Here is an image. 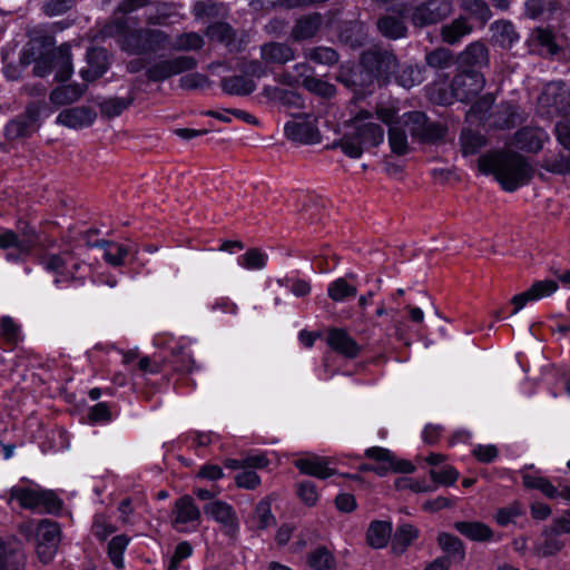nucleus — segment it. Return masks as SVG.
Listing matches in <instances>:
<instances>
[{
    "instance_id": "nucleus-1",
    "label": "nucleus",
    "mask_w": 570,
    "mask_h": 570,
    "mask_svg": "<svg viewBox=\"0 0 570 570\" xmlns=\"http://www.w3.org/2000/svg\"><path fill=\"white\" fill-rule=\"evenodd\" d=\"M478 166L483 174H493L501 187L509 193L527 185L533 176V167L515 153H493L479 158Z\"/></svg>"
},
{
    "instance_id": "nucleus-2",
    "label": "nucleus",
    "mask_w": 570,
    "mask_h": 570,
    "mask_svg": "<svg viewBox=\"0 0 570 570\" xmlns=\"http://www.w3.org/2000/svg\"><path fill=\"white\" fill-rule=\"evenodd\" d=\"M384 140L383 128L374 122L373 115L360 110L346 121V131L331 148L340 147L350 158H360L365 149L376 147Z\"/></svg>"
},
{
    "instance_id": "nucleus-3",
    "label": "nucleus",
    "mask_w": 570,
    "mask_h": 570,
    "mask_svg": "<svg viewBox=\"0 0 570 570\" xmlns=\"http://www.w3.org/2000/svg\"><path fill=\"white\" fill-rule=\"evenodd\" d=\"M108 28V33L121 39L125 50L132 53H148L169 49V36L158 29H138L130 31L127 19H116Z\"/></svg>"
},
{
    "instance_id": "nucleus-4",
    "label": "nucleus",
    "mask_w": 570,
    "mask_h": 570,
    "mask_svg": "<svg viewBox=\"0 0 570 570\" xmlns=\"http://www.w3.org/2000/svg\"><path fill=\"white\" fill-rule=\"evenodd\" d=\"M21 532L24 535L35 532L36 552L42 563L47 564L55 558L61 539V529L57 522L49 519L41 520L37 525L28 522L21 525Z\"/></svg>"
},
{
    "instance_id": "nucleus-5",
    "label": "nucleus",
    "mask_w": 570,
    "mask_h": 570,
    "mask_svg": "<svg viewBox=\"0 0 570 570\" xmlns=\"http://www.w3.org/2000/svg\"><path fill=\"white\" fill-rule=\"evenodd\" d=\"M10 500L18 501L23 509L42 510L50 514L59 512L62 507L53 491L42 489L13 487L10 490Z\"/></svg>"
},
{
    "instance_id": "nucleus-6",
    "label": "nucleus",
    "mask_w": 570,
    "mask_h": 570,
    "mask_svg": "<svg viewBox=\"0 0 570 570\" xmlns=\"http://www.w3.org/2000/svg\"><path fill=\"white\" fill-rule=\"evenodd\" d=\"M400 121L407 132L420 141L434 142L444 136V128L436 122L429 121L421 111L406 112Z\"/></svg>"
},
{
    "instance_id": "nucleus-7",
    "label": "nucleus",
    "mask_w": 570,
    "mask_h": 570,
    "mask_svg": "<svg viewBox=\"0 0 570 570\" xmlns=\"http://www.w3.org/2000/svg\"><path fill=\"white\" fill-rule=\"evenodd\" d=\"M197 60L190 56H178L170 59L160 60L146 70V76L150 81H164L173 76L195 69Z\"/></svg>"
},
{
    "instance_id": "nucleus-8",
    "label": "nucleus",
    "mask_w": 570,
    "mask_h": 570,
    "mask_svg": "<svg viewBox=\"0 0 570 570\" xmlns=\"http://www.w3.org/2000/svg\"><path fill=\"white\" fill-rule=\"evenodd\" d=\"M485 80L478 71H464L456 75L451 83L452 96L459 101H470L484 88Z\"/></svg>"
},
{
    "instance_id": "nucleus-9",
    "label": "nucleus",
    "mask_w": 570,
    "mask_h": 570,
    "mask_svg": "<svg viewBox=\"0 0 570 570\" xmlns=\"http://www.w3.org/2000/svg\"><path fill=\"white\" fill-rule=\"evenodd\" d=\"M452 12V3L445 0H428L413 10L412 22L414 26L425 27L435 24Z\"/></svg>"
},
{
    "instance_id": "nucleus-10",
    "label": "nucleus",
    "mask_w": 570,
    "mask_h": 570,
    "mask_svg": "<svg viewBox=\"0 0 570 570\" xmlns=\"http://www.w3.org/2000/svg\"><path fill=\"white\" fill-rule=\"evenodd\" d=\"M285 136L292 141L312 145L321 140L320 131L311 116L288 121L284 127Z\"/></svg>"
},
{
    "instance_id": "nucleus-11",
    "label": "nucleus",
    "mask_w": 570,
    "mask_h": 570,
    "mask_svg": "<svg viewBox=\"0 0 570 570\" xmlns=\"http://www.w3.org/2000/svg\"><path fill=\"white\" fill-rule=\"evenodd\" d=\"M363 63L376 78H389L399 67L396 57L390 51H368L363 55Z\"/></svg>"
},
{
    "instance_id": "nucleus-12",
    "label": "nucleus",
    "mask_w": 570,
    "mask_h": 570,
    "mask_svg": "<svg viewBox=\"0 0 570 570\" xmlns=\"http://www.w3.org/2000/svg\"><path fill=\"white\" fill-rule=\"evenodd\" d=\"M199 518V509L190 497L185 495L176 500L173 522L177 530L188 531L195 529Z\"/></svg>"
},
{
    "instance_id": "nucleus-13",
    "label": "nucleus",
    "mask_w": 570,
    "mask_h": 570,
    "mask_svg": "<svg viewBox=\"0 0 570 570\" xmlns=\"http://www.w3.org/2000/svg\"><path fill=\"white\" fill-rule=\"evenodd\" d=\"M31 62H35L33 75L37 77H46L53 70V51L41 55L36 43L31 40L21 51L20 63L28 66Z\"/></svg>"
},
{
    "instance_id": "nucleus-14",
    "label": "nucleus",
    "mask_w": 570,
    "mask_h": 570,
    "mask_svg": "<svg viewBox=\"0 0 570 570\" xmlns=\"http://www.w3.org/2000/svg\"><path fill=\"white\" fill-rule=\"evenodd\" d=\"M96 232L89 230L86 233V244L90 247H102L105 249L104 258L111 266H121L125 263V258L135 249L132 244H118L110 240H98L92 243L89 239L91 234Z\"/></svg>"
},
{
    "instance_id": "nucleus-15",
    "label": "nucleus",
    "mask_w": 570,
    "mask_h": 570,
    "mask_svg": "<svg viewBox=\"0 0 570 570\" xmlns=\"http://www.w3.org/2000/svg\"><path fill=\"white\" fill-rule=\"evenodd\" d=\"M261 59L265 66H283L295 58V50L285 42L269 41L261 46Z\"/></svg>"
},
{
    "instance_id": "nucleus-16",
    "label": "nucleus",
    "mask_w": 570,
    "mask_h": 570,
    "mask_svg": "<svg viewBox=\"0 0 570 570\" xmlns=\"http://www.w3.org/2000/svg\"><path fill=\"white\" fill-rule=\"evenodd\" d=\"M326 342L333 351L347 358H355L361 351L356 341L343 328H331Z\"/></svg>"
},
{
    "instance_id": "nucleus-17",
    "label": "nucleus",
    "mask_w": 570,
    "mask_h": 570,
    "mask_svg": "<svg viewBox=\"0 0 570 570\" xmlns=\"http://www.w3.org/2000/svg\"><path fill=\"white\" fill-rule=\"evenodd\" d=\"M540 102L552 109V111L561 114L570 106V94L566 86L561 82H551L546 86Z\"/></svg>"
},
{
    "instance_id": "nucleus-18",
    "label": "nucleus",
    "mask_w": 570,
    "mask_h": 570,
    "mask_svg": "<svg viewBox=\"0 0 570 570\" xmlns=\"http://www.w3.org/2000/svg\"><path fill=\"white\" fill-rule=\"evenodd\" d=\"M96 116V112L89 107H73L59 112L57 122L68 128L78 129L90 126Z\"/></svg>"
},
{
    "instance_id": "nucleus-19",
    "label": "nucleus",
    "mask_w": 570,
    "mask_h": 570,
    "mask_svg": "<svg viewBox=\"0 0 570 570\" xmlns=\"http://www.w3.org/2000/svg\"><path fill=\"white\" fill-rule=\"evenodd\" d=\"M0 248L1 249H16V254H8L7 258L18 261L22 256H27L32 252L30 238H21L14 230L2 228L0 229Z\"/></svg>"
},
{
    "instance_id": "nucleus-20",
    "label": "nucleus",
    "mask_w": 570,
    "mask_h": 570,
    "mask_svg": "<svg viewBox=\"0 0 570 570\" xmlns=\"http://www.w3.org/2000/svg\"><path fill=\"white\" fill-rule=\"evenodd\" d=\"M88 67L81 69L80 76L86 81L100 78L108 69V53L102 48H91L87 52Z\"/></svg>"
},
{
    "instance_id": "nucleus-21",
    "label": "nucleus",
    "mask_w": 570,
    "mask_h": 570,
    "mask_svg": "<svg viewBox=\"0 0 570 570\" xmlns=\"http://www.w3.org/2000/svg\"><path fill=\"white\" fill-rule=\"evenodd\" d=\"M204 512L223 524L229 533L237 530V518L232 505L228 503L220 500L209 502L205 505Z\"/></svg>"
},
{
    "instance_id": "nucleus-22",
    "label": "nucleus",
    "mask_w": 570,
    "mask_h": 570,
    "mask_svg": "<svg viewBox=\"0 0 570 570\" xmlns=\"http://www.w3.org/2000/svg\"><path fill=\"white\" fill-rule=\"evenodd\" d=\"M356 278L354 274H347L331 282L327 286V295L335 303H344L357 295V287L353 281Z\"/></svg>"
},
{
    "instance_id": "nucleus-23",
    "label": "nucleus",
    "mask_w": 570,
    "mask_h": 570,
    "mask_svg": "<svg viewBox=\"0 0 570 570\" xmlns=\"http://www.w3.org/2000/svg\"><path fill=\"white\" fill-rule=\"evenodd\" d=\"M206 36L214 41L226 46L230 51L242 49V40H237L235 30L226 22H216L206 30Z\"/></svg>"
},
{
    "instance_id": "nucleus-24",
    "label": "nucleus",
    "mask_w": 570,
    "mask_h": 570,
    "mask_svg": "<svg viewBox=\"0 0 570 570\" xmlns=\"http://www.w3.org/2000/svg\"><path fill=\"white\" fill-rule=\"evenodd\" d=\"M295 466L301 473L318 479H327L335 473V471L328 466V460L317 455L296 460Z\"/></svg>"
},
{
    "instance_id": "nucleus-25",
    "label": "nucleus",
    "mask_w": 570,
    "mask_h": 570,
    "mask_svg": "<svg viewBox=\"0 0 570 570\" xmlns=\"http://www.w3.org/2000/svg\"><path fill=\"white\" fill-rule=\"evenodd\" d=\"M547 139V134L539 128H522L515 134L517 146L528 153H538Z\"/></svg>"
},
{
    "instance_id": "nucleus-26",
    "label": "nucleus",
    "mask_w": 570,
    "mask_h": 570,
    "mask_svg": "<svg viewBox=\"0 0 570 570\" xmlns=\"http://www.w3.org/2000/svg\"><path fill=\"white\" fill-rule=\"evenodd\" d=\"M419 530L409 523L400 524L391 538V551L395 556L403 554L419 538Z\"/></svg>"
},
{
    "instance_id": "nucleus-27",
    "label": "nucleus",
    "mask_w": 570,
    "mask_h": 570,
    "mask_svg": "<svg viewBox=\"0 0 570 570\" xmlns=\"http://www.w3.org/2000/svg\"><path fill=\"white\" fill-rule=\"evenodd\" d=\"M454 528L469 540L476 542L490 541L494 535L492 529L480 521H459L454 523Z\"/></svg>"
},
{
    "instance_id": "nucleus-28",
    "label": "nucleus",
    "mask_w": 570,
    "mask_h": 570,
    "mask_svg": "<svg viewBox=\"0 0 570 570\" xmlns=\"http://www.w3.org/2000/svg\"><path fill=\"white\" fill-rule=\"evenodd\" d=\"M53 70H56L57 81L65 82L72 76L71 49L68 43H62L53 50Z\"/></svg>"
},
{
    "instance_id": "nucleus-29",
    "label": "nucleus",
    "mask_w": 570,
    "mask_h": 570,
    "mask_svg": "<svg viewBox=\"0 0 570 570\" xmlns=\"http://www.w3.org/2000/svg\"><path fill=\"white\" fill-rule=\"evenodd\" d=\"M87 89L86 85L70 83L55 88L49 96L50 102L57 107L78 101Z\"/></svg>"
},
{
    "instance_id": "nucleus-30",
    "label": "nucleus",
    "mask_w": 570,
    "mask_h": 570,
    "mask_svg": "<svg viewBox=\"0 0 570 570\" xmlns=\"http://www.w3.org/2000/svg\"><path fill=\"white\" fill-rule=\"evenodd\" d=\"M223 90L233 96H248L256 90V82L245 75L224 77L220 80Z\"/></svg>"
},
{
    "instance_id": "nucleus-31",
    "label": "nucleus",
    "mask_w": 570,
    "mask_h": 570,
    "mask_svg": "<svg viewBox=\"0 0 570 570\" xmlns=\"http://www.w3.org/2000/svg\"><path fill=\"white\" fill-rule=\"evenodd\" d=\"M322 24V17L318 13L309 14L298 19L292 29V38L295 41H303L313 38Z\"/></svg>"
},
{
    "instance_id": "nucleus-32",
    "label": "nucleus",
    "mask_w": 570,
    "mask_h": 570,
    "mask_svg": "<svg viewBox=\"0 0 570 570\" xmlns=\"http://www.w3.org/2000/svg\"><path fill=\"white\" fill-rule=\"evenodd\" d=\"M397 16L385 14L377 20V29L390 39H400L406 35V26L402 18V10L397 11Z\"/></svg>"
},
{
    "instance_id": "nucleus-33",
    "label": "nucleus",
    "mask_w": 570,
    "mask_h": 570,
    "mask_svg": "<svg viewBox=\"0 0 570 570\" xmlns=\"http://www.w3.org/2000/svg\"><path fill=\"white\" fill-rule=\"evenodd\" d=\"M392 538V524L387 521H373L371 522L366 539L368 544L374 549L384 548L389 540Z\"/></svg>"
},
{
    "instance_id": "nucleus-34",
    "label": "nucleus",
    "mask_w": 570,
    "mask_h": 570,
    "mask_svg": "<svg viewBox=\"0 0 570 570\" xmlns=\"http://www.w3.org/2000/svg\"><path fill=\"white\" fill-rule=\"evenodd\" d=\"M440 548L446 554L448 561L451 559L455 562H462L465 558V549L463 542L455 535L442 532L438 537Z\"/></svg>"
},
{
    "instance_id": "nucleus-35",
    "label": "nucleus",
    "mask_w": 570,
    "mask_h": 570,
    "mask_svg": "<svg viewBox=\"0 0 570 570\" xmlns=\"http://www.w3.org/2000/svg\"><path fill=\"white\" fill-rule=\"evenodd\" d=\"M472 26L464 17L454 19L451 23L444 24L441 30V36L444 42L454 45L463 37L471 33Z\"/></svg>"
},
{
    "instance_id": "nucleus-36",
    "label": "nucleus",
    "mask_w": 570,
    "mask_h": 570,
    "mask_svg": "<svg viewBox=\"0 0 570 570\" xmlns=\"http://www.w3.org/2000/svg\"><path fill=\"white\" fill-rule=\"evenodd\" d=\"M72 261V255L69 252H63L60 254H48L41 257L40 264L48 272L57 273L60 275L73 273L69 271V264Z\"/></svg>"
},
{
    "instance_id": "nucleus-37",
    "label": "nucleus",
    "mask_w": 570,
    "mask_h": 570,
    "mask_svg": "<svg viewBox=\"0 0 570 570\" xmlns=\"http://www.w3.org/2000/svg\"><path fill=\"white\" fill-rule=\"evenodd\" d=\"M22 567V552L0 539V570H21Z\"/></svg>"
},
{
    "instance_id": "nucleus-38",
    "label": "nucleus",
    "mask_w": 570,
    "mask_h": 570,
    "mask_svg": "<svg viewBox=\"0 0 570 570\" xmlns=\"http://www.w3.org/2000/svg\"><path fill=\"white\" fill-rule=\"evenodd\" d=\"M558 10L557 0H527L525 2V14L531 19H549Z\"/></svg>"
},
{
    "instance_id": "nucleus-39",
    "label": "nucleus",
    "mask_w": 570,
    "mask_h": 570,
    "mask_svg": "<svg viewBox=\"0 0 570 570\" xmlns=\"http://www.w3.org/2000/svg\"><path fill=\"white\" fill-rule=\"evenodd\" d=\"M205 45L204 38L197 32H185L169 39V49L175 51L200 50Z\"/></svg>"
},
{
    "instance_id": "nucleus-40",
    "label": "nucleus",
    "mask_w": 570,
    "mask_h": 570,
    "mask_svg": "<svg viewBox=\"0 0 570 570\" xmlns=\"http://www.w3.org/2000/svg\"><path fill=\"white\" fill-rule=\"evenodd\" d=\"M407 130L401 121H396L389 128V144L396 155H405L409 151Z\"/></svg>"
},
{
    "instance_id": "nucleus-41",
    "label": "nucleus",
    "mask_w": 570,
    "mask_h": 570,
    "mask_svg": "<svg viewBox=\"0 0 570 570\" xmlns=\"http://www.w3.org/2000/svg\"><path fill=\"white\" fill-rule=\"evenodd\" d=\"M263 95L274 101H278L285 106L301 107L302 98L294 91L282 89L273 86H265Z\"/></svg>"
},
{
    "instance_id": "nucleus-42",
    "label": "nucleus",
    "mask_w": 570,
    "mask_h": 570,
    "mask_svg": "<svg viewBox=\"0 0 570 570\" xmlns=\"http://www.w3.org/2000/svg\"><path fill=\"white\" fill-rule=\"evenodd\" d=\"M464 65L475 67L488 62V50L482 42L475 41L469 45L460 56Z\"/></svg>"
},
{
    "instance_id": "nucleus-43",
    "label": "nucleus",
    "mask_w": 570,
    "mask_h": 570,
    "mask_svg": "<svg viewBox=\"0 0 570 570\" xmlns=\"http://www.w3.org/2000/svg\"><path fill=\"white\" fill-rule=\"evenodd\" d=\"M492 30L497 42H499V45L503 48L512 47V45L519 39L513 24L509 21L494 22L492 24Z\"/></svg>"
},
{
    "instance_id": "nucleus-44",
    "label": "nucleus",
    "mask_w": 570,
    "mask_h": 570,
    "mask_svg": "<svg viewBox=\"0 0 570 570\" xmlns=\"http://www.w3.org/2000/svg\"><path fill=\"white\" fill-rule=\"evenodd\" d=\"M130 539L126 534L114 537L107 548L108 557L111 563L121 569L124 567V553L129 544Z\"/></svg>"
},
{
    "instance_id": "nucleus-45",
    "label": "nucleus",
    "mask_w": 570,
    "mask_h": 570,
    "mask_svg": "<svg viewBox=\"0 0 570 570\" xmlns=\"http://www.w3.org/2000/svg\"><path fill=\"white\" fill-rule=\"evenodd\" d=\"M33 131V121L26 118H17L11 120L4 129V135L8 139L14 140L24 138L31 135Z\"/></svg>"
},
{
    "instance_id": "nucleus-46",
    "label": "nucleus",
    "mask_w": 570,
    "mask_h": 570,
    "mask_svg": "<svg viewBox=\"0 0 570 570\" xmlns=\"http://www.w3.org/2000/svg\"><path fill=\"white\" fill-rule=\"evenodd\" d=\"M460 142L463 155L468 156L476 154L485 145V139L481 134L465 129L461 134Z\"/></svg>"
},
{
    "instance_id": "nucleus-47",
    "label": "nucleus",
    "mask_w": 570,
    "mask_h": 570,
    "mask_svg": "<svg viewBox=\"0 0 570 570\" xmlns=\"http://www.w3.org/2000/svg\"><path fill=\"white\" fill-rule=\"evenodd\" d=\"M523 513V505L519 501H513L512 503L500 508L494 515V520L499 525L507 527Z\"/></svg>"
},
{
    "instance_id": "nucleus-48",
    "label": "nucleus",
    "mask_w": 570,
    "mask_h": 570,
    "mask_svg": "<svg viewBox=\"0 0 570 570\" xmlns=\"http://www.w3.org/2000/svg\"><path fill=\"white\" fill-rule=\"evenodd\" d=\"M267 255L261 249L252 248L238 257V264L246 269H262L265 267Z\"/></svg>"
},
{
    "instance_id": "nucleus-49",
    "label": "nucleus",
    "mask_w": 570,
    "mask_h": 570,
    "mask_svg": "<svg viewBox=\"0 0 570 570\" xmlns=\"http://www.w3.org/2000/svg\"><path fill=\"white\" fill-rule=\"evenodd\" d=\"M425 61L434 69H446L453 63V55L449 49L438 48L425 56Z\"/></svg>"
},
{
    "instance_id": "nucleus-50",
    "label": "nucleus",
    "mask_w": 570,
    "mask_h": 570,
    "mask_svg": "<svg viewBox=\"0 0 570 570\" xmlns=\"http://www.w3.org/2000/svg\"><path fill=\"white\" fill-rule=\"evenodd\" d=\"M308 562L315 570H332L334 558L326 548H317L309 553Z\"/></svg>"
},
{
    "instance_id": "nucleus-51",
    "label": "nucleus",
    "mask_w": 570,
    "mask_h": 570,
    "mask_svg": "<svg viewBox=\"0 0 570 570\" xmlns=\"http://www.w3.org/2000/svg\"><path fill=\"white\" fill-rule=\"evenodd\" d=\"M365 456L377 462V468H384V475L391 471L394 455L390 450L381 446L368 448L365 450Z\"/></svg>"
},
{
    "instance_id": "nucleus-52",
    "label": "nucleus",
    "mask_w": 570,
    "mask_h": 570,
    "mask_svg": "<svg viewBox=\"0 0 570 570\" xmlns=\"http://www.w3.org/2000/svg\"><path fill=\"white\" fill-rule=\"evenodd\" d=\"M303 87L308 91L322 96L324 98H331L336 92L334 85L324 81L320 78H316L314 76L312 78L305 79Z\"/></svg>"
},
{
    "instance_id": "nucleus-53",
    "label": "nucleus",
    "mask_w": 570,
    "mask_h": 570,
    "mask_svg": "<svg viewBox=\"0 0 570 570\" xmlns=\"http://www.w3.org/2000/svg\"><path fill=\"white\" fill-rule=\"evenodd\" d=\"M305 56L312 61L321 65H333L338 59L337 52L328 47H317L309 49Z\"/></svg>"
},
{
    "instance_id": "nucleus-54",
    "label": "nucleus",
    "mask_w": 570,
    "mask_h": 570,
    "mask_svg": "<svg viewBox=\"0 0 570 570\" xmlns=\"http://www.w3.org/2000/svg\"><path fill=\"white\" fill-rule=\"evenodd\" d=\"M254 519L258 529H266L275 523L271 505L266 501H261L255 509Z\"/></svg>"
},
{
    "instance_id": "nucleus-55",
    "label": "nucleus",
    "mask_w": 570,
    "mask_h": 570,
    "mask_svg": "<svg viewBox=\"0 0 570 570\" xmlns=\"http://www.w3.org/2000/svg\"><path fill=\"white\" fill-rule=\"evenodd\" d=\"M462 7L481 22H487L491 17L488 4L482 0H463Z\"/></svg>"
},
{
    "instance_id": "nucleus-56",
    "label": "nucleus",
    "mask_w": 570,
    "mask_h": 570,
    "mask_svg": "<svg viewBox=\"0 0 570 570\" xmlns=\"http://www.w3.org/2000/svg\"><path fill=\"white\" fill-rule=\"evenodd\" d=\"M76 0H47L42 4V11L47 17H56L71 10Z\"/></svg>"
},
{
    "instance_id": "nucleus-57",
    "label": "nucleus",
    "mask_w": 570,
    "mask_h": 570,
    "mask_svg": "<svg viewBox=\"0 0 570 570\" xmlns=\"http://www.w3.org/2000/svg\"><path fill=\"white\" fill-rule=\"evenodd\" d=\"M558 289V284L552 279H543L538 281L532 284L529 288L530 295L533 301L540 299L542 297L549 296L553 294Z\"/></svg>"
},
{
    "instance_id": "nucleus-58",
    "label": "nucleus",
    "mask_w": 570,
    "mask_h": 570,
    "mask_svg": "<svg viewBox=\"0 0 570 570\" xmlns=\"http://www.w3.org/2000/svg\"><path fill=\"white\" fill-rule=\"evenodd\" d=\"M116 531V527L109 522V520L102 515L97 514L92 523V533L99 540H106L110 534Z\"/></svg>"
},
{
    "instance_id": "nucleus-59",
    "label": "nucleus",
    "mask_w": 570,
    "mask_h": 570,
    "mask_svg": "<svg viewBox=\"0 0 570 570\" xmlns=\"http://www.w3.org/2000/svg\"><path fill=\"white\" fill-rule=\"evenodd\" d=\"M1 335L8 344H17L20 337V326L10 317L1 320Z\"/></svg>"
},
{
    "instance_id": "nucleus-60",
    "label": "nucleus",
    "mask_w": 570,
    "mask_h": 570,
    "mask_svg": "<svg viewBox=\"0 0 570 570\" xmlns=\"http://www.w3.org/2000/svg\"><path fill=\"white\" fill-rule=\"evenodd\" d=\"M235 483L238 488L255 490L261 484V478L254 470L243 469L235 475Z\"/></svg>"
},
{
    "instance_id": "nucleus-61",
    "label": "nucleus",
    "mask_w": 570,
    "mask_h": 570,
    "mask_svg": "<svg viewBox=\"0 0 570 570\" xmlns=\"http://www.w3.org/2000/svg\"><path fill=\"white\" fill-rule=\"evenodd\" d=\"M193 553V548L189 542L183 541L177 544L173 557L170 558L167 570H177L183 560L189 558Z\"/></svg>"
},
{
    "instance_id": "nucleus-62",
    "label": "nucleus",
    "mask_w": 570,
    "mask_h": 570,
    "mask_svg": "<svg viewBox=\"0 0 570 570\" xmlns=\"http://www.w3.org/2000/svg\"><path fill=\"white\" fill-rule=\"evenodd\" d=\"M431 479L441 485H452L459 478V472L452 466H444L441 471L431 470Z\"/></svg>"
},
{
    "instance_id": "nucleus-63",
    "label": "nucleus",
    "mask_w": 570,
    "mask_h": 570,
    "mask_svg": "<svg viewBox=\"0 0 570 570\" xmlns=\"http://www.w3.org/2000/svg\"><path fill=\"white\" fill-rule=\"evenodd\" d=\"M297 494L299 499L308 507L316 504L318 500V493L316 485L311 481H303L298 484Z\"/></svg>"
},
{
    "instance_id": "nucleus-64",
    "label": "nucleus",
    "mask_w": 570,
    "mask_h": 570,
    "mask_svg": "<svg viewBox=\"0 0 570 570\" xmlns=\"http://www.w3.org/2000/svg\"><path fill=\"white\" fill-rule=\"evenodd\" d=\"M543 168L550 173L566 175L570 173V156L559 155L554 159H547Z\"/></svg>"
}]
</instances>
